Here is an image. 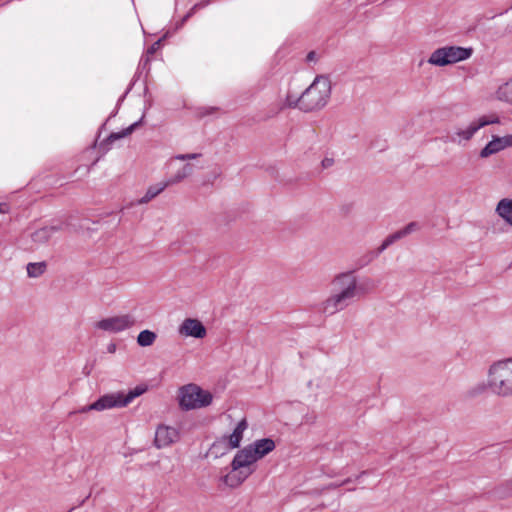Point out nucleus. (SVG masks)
<instances>
[{
  "mask_svg": "<svg viewBox=\"0 0 512 512\" xmlns=\"http://www.w3.org/2000/svg\"><path fill=\"white\" fill-rule=\"evenodd\" d=\"M365 292L363 285L357 284V278L352 272L338 274L332 281L331 295L320 304L319 311L325 316H332L347 308Z\"/></svg>",
  "mask_w": 512,
  "mask_h": 512,
  "instance_id": "nucleus-1",
  "label": "nucleus"
},
{
  "mask_svg": "<svg viewBox=\"0 0 512 512\" xmlns=\"http://www.w3.org/2000/svg\"><path fill=\"white\" fill-rule=\"evenodd\" d=\"M258 460L248 445L238 450L231 462V470L221 478L222 482L230 488L240 486L255 471Z\"/></svg>",
  "mask_w": 512,
  "mask_h": 512,
  "instance_id": "nucleus-2",
  "label": "nucleus"
},
{
  "mask_svg": "<svg viewBox=\"0 0 512 512\" xmlns=\"http://www.w3.org/2000/svg\"><path fill=\"white\" fill-rule=\"evenodd\" d=\"M331 95L328 77L317 76L311 85L297 98L298 108L304 112L320 110L326 106Z\"/></svg>",
  "mask_w": 512,
  "mask_h": 512,
  "instance_id": "nucleus-3",
  "label": "nucleus"
},
{
  "mask_svg": "<svg viewBox=\"0 0 512 512\" xmlns=\"http://www.w3.org/2000/svg\"><path fill=\"white\" fill-rule=\"evenodd\" d=\"M147 391L145 385H138L134 389L129 390L127 393L123 391L108 393L101 396L98 400L90 405L81 407L76 411L69 413L70 416L76 413H87L89 411H103L112 408H122L129 405L135 398L141 396Z\"/></svg>",
  "mask_w": 512,
  "mask_h": 512,
  "instance_id": "nucleus-4",
  "label": "nucleus"
},
{
  "mask_svg": "<svg viewBox=\"0 0 512 512\" xmlns=\"http://www.w3.org/2000/svg\"><path fill=\"white\" fill-rule=\"evenodd\" d=\"M488 386L498 396H512V357L497 361L489 367Z\"/></svg>",
  "mask_w": 512,
  "mask_h": 512,
  "instance_id": "nucleus-5",
  "label": "nucleus"
},
{
  "mask_svg": "<svg viewBox=\"0 0 512 512\" xmlns=\"http://www.w3.org/2000/svg\"><path fill=\"white\" fill-rule=\"evenodd\" d=\"M473 48L447 45L435 49L427 62L433 66L444 67L469 59Z\"/></svg>",
  "mask_w": 512,
  "mask_h": 512,
  "instance_id": "nucleus-6",
  "label": "nucleus"
},
{
  "mask_svg": "<svg viewBox=\"0 0 512 512\" xmlns=\"http://www.w3.org/2000/svg\"><path fill=\"white\" fill-rule=\"evenodd\" d=\"M212 400V394L196 384L185 385L179 391V405L186 411L207 407Z\"/></svg>",
  "mask_w": 512,
  "mask_h": 512,
  "instance_id": "nucleus-7",
  "label": "nucleus"
},
{
  "mask_svg": "<svg viewBox=\"0 0 512 512\" xmlns=\"http://www.w3.org/2000/svg\"><path fill=\"white\" fill-rule=\"evenodd\" d=\"M498 118H494L492 120L487 119L485 116L480 117L474 121H472L465 128H456L453 133H448L445 137L442 138L444 143H456L461 145L463 142H467L473 138V136L483 127L497 123Z\"/></svg>",
  "mask_w": 512,
  "mask_h": 512,
  "instance_id": "nucleus-8",
  "label": "nucleus"
},
{
  "mask_svg": "<svg viewBox=\"0 0 512 512\" xmlns=\"http://www.w3.org/2000/svg\"><path fill=\"white\" fill-rule=\"evenodd\" d=\"M136 320L130 314L104 318L95 324L99 330L109 333H120L134 326Z\"/></svg>",
  "mask_w": 512,
  "mask_h": 512,
  "instance_id": "nucleus-9",
  "label": "nucleus"
},
{
  "mask_svg": "<svg viewBox=\"0 0 512 512\" xmlns=\"http://www.w3.org/2000/svg\"><path fill=\"white\" fill-rule=\"evenodd\" d=\"M178 332L180 335L197 339H202L207 334L206 328L202 322L194 318H186L179 326Z\"/></svg>",
  "mask_w": 512,
  "mask_h": 512,
  "instance_id": "nucleus-10",
  "label": "nucleus"
},
{
  "mask_svg": "<svg viewBox=\"0 0 512 512\" xmlns=\"http://www.w3.org/2000/svg\"><path fill=\"white\" fill-rule=\"evenodd\" d=\"M179 438L178 431L170 426L159 425L155 432L154 444L161 449L176 442Z\"/></svg>",
  "mask_w": 512,
  "mask_h": 512,
  "instance_id": "nucleus-11",
  "label": "nucleus"
},
{
  "mask_svg": "<svg viewBox=\"0 0 512 512\" xmlns=\"http://www.w3.org/2000/svg\"><path fill=\"white\" fill-rule=\"evenodd\" d=\"M507 147H512V134L503 137H493L485 147L480 151L481 158H487L490 155L496 154Z\"/></svg>",
  "mask_w": 512,
  "mask_h": 512,
  "instance_id": "nucleus-12",
  "label": "nucleus"
},
{
  "mask_svg": "<svg viewBox=\"0 0 512 512\" xmlns=\"http://www.w3.org/2000/svg\"><path fill=\"white\" fill-rule=\"evenodd\" d=\"M400 239H402V237H401V234L399 233V231H396L395 233L390 234L389 236H387L384 239V241L377 248L376 251H371L363 257L360 265L365 266V265L369 264L371 261H373L375 258H377L382 252H384L389 246H391L393 243H395L396 241H398Z\"/></svg>",
  "mask_w": 512,
  "mask_h": 512,
  "instance_id": "nucleus-13",
  "label": "nucleus"
},
{
  "mask_svg": "<svg viewBox=\"0 0 512 512\" xmlns=\"http://www.w3.org/2000/svg\"><path fill=\"white\" fill-rule=\"evenodd\" d=\"M63 229V224L58 223L54 225H49L42 227L40 229H37L31 234V239L33 242L38 244H43L49 241V239L57 232L61 231Z\"/></svg>",
  "mask_w": 512,
  "mask_h": 512,
  "instance_id": "nucleus-14",
  "label": "nucleus"
},
{
  "mask_svg": "<svg viewBox=\"0 0 512 512\" xmlns=\"http://www.w3.org/2000/svg\"><path fill=\"white\" fill-rule=\"evenodd\" d=\"M255 456L260 460L275 449V442L270 438H263L248 445Z\"/></svg>",
  "mask_w": 512,
  "mask_h": 512,
  "instance_id": "nucleus-15",
  "label": "nucleus"
},
{
  "mask_svg": "<svg viewBox=\"0 0 512 512\" xmlns=\"http://www.w3.org/2000/svg\"><path fill=\"white\" fill-rule=\"evenodd\" d=\"M142 119L143 117L132 123L130 126H128L127 128L125 129H122L121 131L119 132H113L111 133L106 140H104L102 143H101V146H106V150L109 149V144L113 143L114 141L116 140H119V139H122V138H125L127 136H129L130 134H132L142 123Z\"/></svg>",
  "mask_w": 512,
  "mask_h": 512,
  "instance_id": "nucleus-16",
  "label": "nucleus"
},
{
  "mask_svg": "<svg viewBox=\"0 0 512 512\" xmlns=\"http://www.w3.org/2000/svg\"><path fill=\"white\" fill-rule=\"evenodd\" d=\"M247 427L248 423L246 419H242L238 422L233 432L229 436H226L227 442H229L230 447L235 449L240 446V443L243 439V433L247 429Z\"/></svg>",
  "mask_w": 512,
  "mask_h": 512,
  "instance_id": "nucleus-17",
  "label": "nucleus"
},
{
  "mask_svg": "<svg viewBox=\"0 0 512 512\" xmlns=\"http://www.w3.org/2000/svg\"><path fill=\"white\" fill-rule=\"evenodd\" d=\"M232 449L233 448L230 447L229 442H227L226 436H223L212 443L209 448V454L214 458H219L227 454Z\"/></svg>",
  "mask_w": 512,
  "mask_h": 512,
  "instance_id": "nucleus-18",
  "label": "nucleus"
},
{
  "mask_svg": "<svg viewBox=\"0 0 512 512\" xmlns=\"http://www.w3.org/2000/svg\"><path fill=\"white\" fill-rule=\"evenodd\" d=\"M168 186H170L167 180L151 185L143 197L138 200V204H146L163 192Z\"/></svg>",
  "mask_w": 512,
  "mask_h": 512,
  "instance_id": "nucleus-19",
  "label": "nucleus"
},
{
  "mask_svg": "<svg viewBox=\"0 0 512 512\" xmlns=\"http://www.w3.org/2000/svg\"><path fill=\"white\" fill-rule=\"evenodd\" d=\"M496 213L510 226H512V199H501L496 207Z\"/></svg>",
  "mask_w": 512,
  "mask_h": 512,
  "instance_id": "nucleus-20",
  "label": "nucleus"
},
{
  "mask_svg": "<svg viewBox=\"0 0 512 512\" xmlns=\"http://www.w3.org/2000/svg\"><path fill=\"white\" fill-rule=\"evenodd\" d=\"M192 172H193V165L187 163V164L183 165L175 174H173L171 177H169L167 179V181L169 182L170 186L175 185V184L183 181L188 176H190L192 174Z\"/></svg>",
  "mask_w": 512,
  "mask_h": 512,
  "instance_id": "nucleus-21",
  "label": "nucleus"
},
{
  "mask_svg": "<svg viewBox=\"0 0 512 512\" xmlns=\"http://www.w3.org/2000/svg\"><path fill=\"white\" fill-rule=\"evenodd\" d=\"M496 96L500 101L512 104V79L498 88Z\"/></svg>",
  "mask_w": 512,
  "mask_h": 512,
  "instance_id": "nucleus-22",
  "label": "nucleus"
},
{
  "mask_svg": "<svg viewBox=\"0 0 512 512\" xmlns=\"http://www.w3.org/2000/svg\"><path fill=\"white\" fill-rule=\"evenodd\" d=\"M46 268H47V264L44 261L30 262L27 264V267H26L27 275L30 278L40 277L46 271Z\"/></svg>",
  "mask_w": 512,
  "mask_h": 512,
  "instance_id": "nucleus-23",
  "label": "nucleus"
},
{
  "mask_svg": "<svg viewBox=\"0 0 512 512\" xmlns=\"http://www.w3.org/2000/svg\"><path fill=\"white\" fill-rule=\"evenodd\" d=\"M157 338V335L155 332L151 330H143L141 331L137 336V343L141 347H148L151 346Z\"/></svg>",
  "mask_w": 512,
  "mask_h": 512,
  "instance_id": "nucleus-24",
  "label": "nucleus"
},
{
  "mask_svg": "<svg viewBox=\"0 0 512 512\" xmlns=\"http://www.w3.org/2000/svg\"><path fill=\"white\" fill-rule=\"evenodd\" d=\"M201 156L200 153H187V154H177L169 160V164L171 165L174 160L186 161L197 159Z\"/></svg>",
  "mask_w": 512,
  "mask_h": 512,
  "instance_id": "nucleus-25",
  "label": "nucleus"
},
{
  "mask_svg": "<svg viewBox=\"0 0 512 512\" xmlns=\"http://www.w3.org/2000/svg\"><path fill=\"white\" fill-rule=\"evenodd\" d=\"M418 229H419V224L417 222H410L404 228H402L398 231L401 234V237L403 238Z\"/></svg>",
  "mask_w": 512,
  "mask_h": 512,
  "instance_id": "nucleus-26",
  "label": "nucleus"
},
{
  "mask_svg": "<svg viewBox=\"0 0 512 512\" xmlns=\"http://www.w3.org/2000/svg\"><path fill=\"white\" fill-rule=\"evenodd\" d=\"M297 98L298 97H293L291 95H288L286 97V100H285V106H287V107H298Z\"/></svg>",
  "mask_w": 512,
  "mask_h": 512,
  "instance_id": "nucleus-27",
  "label": "nucleus"
},
{
  "mask_svg": "<svg viewBox=\"0 0 512 512\" xmlns=\"http://www.w3.org/2000/svg\"><path fill=\"white\" fill-rule=\"evenodd\" d=\"M498 494L503 497L512 496V480L507 483L505 490L498 491Z\"/></svg>",
  "mask_w": 512,
  "mask_h": 512,
  "instance_id": "nucleus-28",
  "label": "nucleus"
},
{
  "mask_svg": "<svg viewBox=\"0 0 512 512\" xmlns=\"http://www.w3.org/2000/svg\"><path fill=\"white\" fill-rule=\"evenodd\" d=\"M162 39H158L156 42H154L148 49H147V54L148 55H152L154 54L157 49L159 48L160 46V43H161Z\"/></svg>",
  "mask_w": 512,
  "mask_h": 512,
  "instance_id": "nucleus-29",
  "label": "nucleus"
},
{
  "mask_svg": "<svg viewBox=\"0 0 512 512\" xmlns=\"http://www.w3.org/2000/svg\"><path fill=\"white\" fill-rule=\"evenodd\" d=\"M199 7H200V5H199V4H195V5L192 7L191 11H190L189 13H187V14L183 17V19L181 20V23L179 24V26H182V25H183V23H184V22H185V21H186V20H187L191 15H192V13H193L195 10H197Z\"/></svg>",
  "mask_w": 512,
  "mask_h": 512,
  "instance_id": "nucleus-30",
  "label": "nucleus"
},
{
  "mask_svg": "<svg viewBox=\"0 0 512 512\" xmlns=\"http://www.w3.org/2000/svg\"><path fill=\"white\" fill-rule=\"evenodd\" d=\"M132 86H133V83H131V84L129 85V87L127 88V90L125 91V93H124V94L119 98L118 103H117V106H119V105L122 103V101L124 100V98L127 96V94H128V93L130 92V90L132 89Z\"/></svg>",
  "mask_w": 512,
  "mask_h": 512,
  "instance_id": "nucleus-31",
  "label": "nucleus"
},
{
  "mask_svg": "<svg viewBox=\"0 0 512 512\" xmlns=\"http://www.w3.org/2000/svg\"><path fill=\"white\" fill-rule=\"evenodd\" d=\"M333 164V159L325 158L322 161V165L324 168L330 167Z\"/></svg>",
  "mask_w": 512,
  "mask_h": 512,
  "instance_id": "nucleus-32",
  "label": "nucleus"
},
{
  "mask_svg": "<svg viewBox=\"0 0 512 512\" xmlns=\"http://www.w3.org/2000/svg\"><path fill=\"white\" fill-rule=\"evenodd\" d=\"M315 58H316V53L314 51H311L308 53V55H307L308 61H313Z\"/></svg>",
  "mask_w": 512,
  "mask_h": 512,
  "instance_id": "nucleus-33",
  "label": "nucleus"
},
{
  "mask_svg": "<svg viewBox=\"0 0 512 512\" xmlns=\"http://www.w3.org/2000/svg\"><path fill=\"white\" fill-rule=\"evenodd\" d=\"M107 350L109 353H114L116 350V345L114 343L109 344Z\"/></svg>",
  "mask_w": 512,
  "mask_h": 512,
  "instance_id": "nucleus-34",
  "label": "nucleus"
},
{
  "mask_svg": "<svg viewBox=\"0 0 512 512\" xmlns=\"http://www.w3.org/2000/svg\"><path fill=\"white\" fill-rule=\"evenodd\" d=\"M148 62H149V58H148V57H147V58H145V59H144V58H141L140 64H143V66H145V65H147V64H148Z\"/></svg>",
  "mask_w": 512,
  "mask_h": 512,
  "instance_id": "nucleus-35",
  "label": "nucleus"
},
{
  "mask_svg": "<svg viewBox=\"0 0 512 512\" xmlns=\"http://www.w3.org/2000/svg\"><path fill=\"white\" fill-rule=\"evenodd\" d=\"M484 389H485V387H484L483 385H482V386H479V388H478V392L480 393V392H482Z\"/></svg>",
  "mask_w": 512,
  "mask_h": 512,
  "instance_id": "nucleus-36",
  "label": "nucleus"
},
{
  "mask_svg": "<svg viewBox=\"0 0 512 512\" xmlns=\"http://www.w3.org/2000/svg\"><path fill=\"white\" fill-rule=\"evenodd\" d=\"M366 472H362L357 478H360L361 476L365 475Z\"/></svg>",
  "mask_w": 512,
  "mask_h": 512,
  "instance_id": "nucleus-37",
  "label": "nucleus"
}]
</instances>
